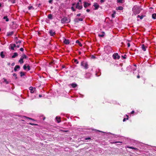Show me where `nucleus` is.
Instances as JSON below:
<instances>
[{"label": "nucleus", "instance_id": "nucleus-1", "mask_svg": "<svg viewBox=\"0 0 156 156\" xmlns=\"http://www.w3.org/2000/svg\"><path fill=\"white\" fill-rule=\"evenodd\" d=\"M132 11L133 12L132 16H133L134 15L135 16L136 14H139L141 11V9L139 6L135 5L133 8Z\"/></svg>", "mask_w": 156, "mask_h": 156}, {"label": "nucleus", "instance_id": "nucleus-2", "mask_svg": "<svg viewBox=\"0 0 156 156\" xmlns=\"http://www.w3.org/2000/svg\"><path fill=\"white\" fill-rule=\"evenodd\" d=\"M81 66H83L84 69H86L88 68V64L87 62L82 61L81 63Z\"/></svg>", "mask_w": 156, "mask_h": 156}, {"label": "nucleus", "instance_id": "nucleus-3", "mask_svg": "<svg viewBox=\"0 0 156 156\" xmlns=\"http://www.w3.org/2000/svg\"><path fill=\"white\" fill-rule=\"evenodd\" d=\"M70 20L66 17H64L61 20V21L62 23H68Z\"/></svg>", "mask_w": 156, "mask_h": 156}, {"label": "nucleus", "instance_id": "nucleus-4", "mask_svg": "<svg viewBox=\"0 0 156 156\" xmlns=\"http://www.w3.org/2000/svg\"><path fill=\"white\" fill-rule=\"evenodd\" d=\"M50 35L52 36H53L56 34L54 30H50L49 31Z\"/></svg>", "mask_w": 156, "mask_h": 156}, {"label": "nucleus", "instance_id": "nucleus-5", "mask_svg": "<svg viewBox=\"0 0 156 156\" xmlns=\"http://www.w3.org/2000/svg\"><path fill=\"white\" fill-rule=\"evenodd\" d=\"M76 8L80 10L82 9L83 6L82 5H80V3L79 2H78L76 5Z\"/></svg>", "mask_w": 156, "mask_h": 156}, {"label": "nucleus", "instance_id": "nucleus-6", "mask_svg": "<svg viewBox=\"0 0 156 156\" xmlns=\"http://www.w3.org/2000/svg\"><path fill=\"white\" fill-rule=\"evenodd\" d=\"M16 47V45L15 44H10L9 46V49L12 50H14V48Z\"/></svg>", "mask_w": 156, "mask_h": 156}, {"label": "nucleus", "instance_id": "nucleus-7", "mask_svg": "<svg viewBox=\"0 0 156 156\" xmlns=\"http://www.w3.org/2000/svg\"><path fill=\"white\" fill-rule=\"evenodd\" d=\"M35 88H33L31 87H29V90H30V92L31 93H33L35 90Z\"/></svg>", "mask_w": 156, "mask_h": 156}, {"label": "nucleus", "instance_id": "nucleus-8", "mask_svg": "<svg viewBox=\"0 0 156 156\" xmlns=\"http://www.w3.org/2000/svg\"><path fill=\"white\" fill-rule=\"evenodd\" d=\"M93 6L95 7L94 9L97 10L99 8V5L97 3H94Z\"/></svg>", "mask_w": 156, "mask_h": 156}, {"label": "nucleus", "instance_id": "nucleus-9", "mask_svg": "<svg viewBox=\"0 0 156 156\" xmlns=\"http://www.w3.org/2000/svg\"><path fill=\"white\" fill-rule=\"evenodd\" d=\"M14 32L13 31H12L10 32H8L7 33L6 36H12L14 34Z\"/></svg>", "mask_w": 156, "mask_h": 156}, {"label": "nucleus", "instance_id": "nucleus-10", "mask_svg": "<svg viewBox=\"0 0 156 156\" xmlns=\"http://www.w3.org/2000/svg\"><path fill=\"white\" fill-rule=\"evenodd\" d=\"M63 42L66 44H68L69 43V40L66 39H64Z\"/></svg>", "mask_w": 156, "mask_h": 156}, {"label": "nucleus", "instance_id": "nucleus-11", "mask_svg": "<svg viewBox=\"0 0 156 156\" xmlns=\"http://www.w3.org/2000/svg\"><path fill=\"white\" fill-rule=\"evenodd\" d=\"M20 66L19 65H16L14 67V70L15 72H16L18 69H20Z\"/></svg>", "mask_w": 156, "mask_h": 156}, {"label": "nucleus", "instance_id": "nucleus-12", "mask_svg": "<svg viewBox=\"0 0 156 156\" xmlns=\"http://www.w3.org/2000/svg\"><path fill=\"white\" fill-rule=\"evenodd\" d=\"M84 4L83 5H84V7L85 8H87L88 6H89L90 5V3H87V2H84Z\"/></svg>", "mask_w": 156, "mask_h": 156}, {"label": "nucleus", "instance_id": "nucleus-13", "mask_svg": "<svg viewBox=\"0 0 156 156\" xmlns=\"http://www.w3.org/2000/svg\"><path fill=\"white\" fill-rule=\"evenodd\" d=\"M118 55V53H115L112 55L113 58L114 59H117V56Z\"/></svg>", "mask_w": 156, "mask_h": 156}, {"label": "nucleus", "instance_id": "nucleus-14", "mask_svg": "<svg viewBox=\"0 0 156 156\" xmlns=\"http://www.w3.org/2000/svg\"><path fill=\"white\" fill-rule=\"evenodd\" d=\"M146 47L144 44L141 45L142 49L144 51H146Z\"/></svg>", "mask_w": 156, "mask_h": 156}, {"label": "nucleus", "instance_id": "nucleus-15", "mask_svg": "<svg viewBox=\"0 0 156 156\" xmlns=\"http://www.w3.org/2000/svg\"><path fill=\"white\" fill-rule=\"evenodd\" d=\"M0 56L2 58H5V55L4 54V52L3 51H2L1 52Z\"/></svg>", "mask_w": 156, "mask_h": 156}, {"label": "nucleus", "instance_id": "nucleus-16", "mask_svg": "<svg viewBox=\"0 0 156 156\" xmlns=\"http://www.w3.org/2000/svg\"><path fill=\"white\" fill-rule=\"evenodd\" d=\"M55 119L58 123H59L61 121L60 117H59L58 118L57 116L56 117Z\"/></svg>", "mask_w": 156, "mask_h": 156}, {"label": "nucleus", "instance_id": "nucleus-17", "mask_svg": "<svg viewBox=\"0 0 156 156\" xmlns=\"http://www.w3.org/2000/svg\"><path fill=\"white\" fill-rule=\"evenodd\" d=\"M18 54L17 52H14L13 54V55L12 56V58H14L17 56Z\"/></svg>", "mask_w": 156, "mask_h": 156}, {"label": "nucleus", "instance_id": "nucleus-18", "mask_svg": "<svg viewBox=\"0 0 156 156\" xmlns=\"http://www.w3.org/2000/svg\"><path fill=\"white\" fill-rule=\"evenodd\" d=\"M105 34V33L104 32H102L101 33V34H99L98 35V36L100 37H103L104 36Z\"/></svg>", "mask_w": 156, "mask_h": 156}, {"label": "nucleus", "instance_id": "nucleus-19", "mask_svg": "<svg viewBox=\"0 0 156 156\" xmlns=\"http://www.w3.org/2000/svg\"><path fill=\"white\" fill-rule=\"evenodd\" d=\"M28 9L29 10H30L31 9L33 10L34 9V8L31 5H30L28 7Z\"/></svg>", "mask_w": 156, "mask_h": 156}, {"label": "nucleus", "instance_id": "nucleus-20", "mask_svg": "<svg viewBox=\"0 0 156 156\" xmlns=\"http://www.w3.org/2000/svg\"><path fill=\"white\" fill-rule=\"evenodd\" d=\"M71 85L72 87L73 88H75L77 86V85L76 83H72L71 84Z\"/></svg>", "mask_w": 156, "mask_h": 156}, {"label": "nucleus", "instance_id": "nucleus-21", "mask_svg": "<svg viewBox=\"0 0 156 156\" xmlns=\"http://www.w3.org/2000/svg\"><path fill=\"white\" fill-rule=\"evenodd\" d=\"M76 42L77 44H78L81 47L82 46V44L80 43V42L79 40H77L76 41Z\"/></svg>", "mask_w": 156, "mask_h": 156}, {"label": "nucleus", "instance_id": "nucleus-22", "mask_svg": "<svg viewBox=\"0 0 156 156\" xmlns=\"http://www.w3.org/2000/svg\"><path fill=\"white\" fill-rule=\"evenodd\" d=\"M78 18H75L74 20V22L75 23H78L79 22V21L78 20Z\"/></svg>", "mask_w": 156, "mask_h": 156}, {"label": "nucleus", "instance_id": "nucleus-23", "mask_svg": "<svg viewBox=\"0 0 156 156\" xmlns=\"http://www.w3.org/2000/svg\"><path fill=\"white\" fill-rule=\"evenodd\" d=\"M113 13L112 14V17L113 18H114L115 17V15L116 14V12L115 11H113Z\"/></svg>", "mask_w": 156, "mask_h": 156}, {"label": "nucleus", "instance_id": "nucleus-24", "mask_svg": "<svg viewBox=\"0 0 156 156\" xmlns=\"http://www.w3.org/2000/svg\"><path fill=\"white\" fill-rule=\"evenodd\" d=\"M123 9V8L122 6H119L116 9L117 10H122Z\"/></svg>", "mask_w": 156, "mask_h": 156}, {"label": "nucleus", "instance_id": "nucleus-25", "mask_svg": "<svg viewBox=\"0 0 156 156\" xmlns=\"http://www.w3.org/2000/svg\"><path fill=\"white\" fill-rule=\"evenodd\" d=\"M21 58L23 59L24 58H27V57L25 54H23L22 55Z\"/></svg>", "mask_w": 156, "mask_h": 156}, {"label": "nucleus", "instance_id": "nucleus-26", "mask_svg": "<svg viewBox=\"0 0 156 156\" xmlns=\"http://www.w3.org/2000/svg\"><path fill=\"white\" fill-rule=\"evenodd\" d=\"M19 62H20L21 64H22L23 63V59L22 58H20V59L19 61Z\"/></svg>", "mask_w": 156, "mask_h": 156}, {"label": "nucleus", "instance_id": "nucleus-27", "mask_svg": "<svg viewBox=\"0 0 156 156\" xmlns=\"http://www.w3.org/2000/svg\"><path fill=\"white\" fill-rule=\"evenodd\" d=\"M152 16L153 19H156V13L153 14Z\"/></svg>", "mask_w": 156, "mask_h": 156}, {"label": "nucleus", "instance_id": "nucleus-28", "mask_svg": "<svg viewBox=\"0 0 156 156\" xmlns=\"http://www.w3.org/2000/svg\"><path fill=\"white\" fill-rule=\"evenodd\" d=\"M3 19L4 20H5V21L6 22H8L9 21V19L8 18V17L7 16H5L3 17Z\"/></svg>", "mask_w": 156, "mask_h": 156}, {"label": "nucleus", "instance_id": "nucleus-29", "mask_svg": "<svg viewBox=\"0 0 156 156\" xmlns=\"http://www.w3.org/2000/svg\"><path fill=\"white\" fill-rule=\"evenodd\" d=\"M48 18L50 19H52V16L51 14H49L48 15Z\"/></svg>", "mask_w": 156, "mask_h": 156}, {"label": "nucleus", "instance_id": "nucleus-30", "mask_svg": "<svg viewBox=\"0 0 156 156\" xmlns=\"http://www.w3.org/2000/svg\"><path fill=\"white\" fill-rule=\"evenodd\" d=\"M144 17V16L143 15H142L141 16H140V15H138L137 16V17L140 18V19L142 20L143 19Z\"/></svg>", "mask_w": 156, "mask_h": 156}, {"label": "nucleus", "instance_id": "nucleus-31", "mask_svg": "<svg viewBox=\"0 0 156 156\" xmlns=\"http://www.w3.org/2000/svg\"><path fill=\"white\" fill-rule=\"evenodd\" d=\"M3 79L4 80V82H5L6 84H8L9 83V82L7 81V80L5 78H3Z\"/></svg>", "mask_w": 156, "mask_h": 156}, {"label": "nucleus", "instance_id": "nucleus-32", "mask_svg": "<svg viewBox=\"0 0 156 156\" xmlns=\"http://www.w3.org/2000/svg\"><path fill=\"white\" fill-rule=\"evenodd\" d=\"M20 75L21 77H22L25 75L24 73L23 72H20Z\"/></svg>", "mask_w": 156, "mask_h": 156}, {"label": "nucleus", "instance_id": "nucleus-33", "mask_svg": "<svg viewBox=\"0 0 156 156\" xmlns=\"http://www.w3.org/2000/svg\"><path fill=\"white\" fill-rule=\"evenodd\" d=\"M117 3H122L123 2V0H117Z\"/></svg>", "mask_w": 156, "mask_h": 156}, {"label": "nucleus", "instance_id": "nucleus-34", "mask_svg": "<svg viewBox=\"0 0 156 156\" xmlns=\"http://www.w3.org/2000/svg\"><path fill=\"white\" fill-rule=\"evenodd\" d=\"M12 75H13V76H14L15 77V79H17V77L16 76H17V75H16V73H13Z\"/></svg>", "mask_w": 156, "mask_h": 156}, {"label": "nucleus", "instance_id": "nucleus-35", "mask_svg": "<svg viewBox=\"0 0 156 156\" xmlns=\"http://www.w3.org/2000/svg\"><path fill=\"white\" fill-rule=\"evenodd\" d=\"M74 62L76 63V64L79 63V62L77 59H74Z\"/></svg>", "mask_w": 156, "mask_h": 156}, {"label": "nucleus", "instance_id": "nucleus-36", "mask_svg": "<svg viewBox=\"0 0 156 156\" xmlns=\"http://www.w3.org/2000/svg\"><path fill=\"white\" fill-rule=\"evenodd\" d=\"M16 0H9V2H11L12 3H14Z\"/></svg>", "mask_w": 156, "mask_h": 156}, {"label": "nucleus", "instance_id": "nucleus-37", "mask_svg": "<svg viewBox=\"0 0 156 156\" xmlns=\"http://www.w3.org/2000/svg\"><path fill=\"white\" fill-rule=\"evenodd\" d=\"M29 124L32 126H37L38 125L36 124L32 123H29Z\"/></svg>", "mask_w": 156, "mask_h": 156}, {"label": "nucleus", "instance_id": "nucleus-38", "mask_svg": "<svg viewBox=\"0 0 156 156\" xmlns=\"http://www.w3.org/2000/svg\"><path fill=\"white\" fill-rule=\"evenodd\" d=\"M127 147L129 148L134 149H135V150H136V149H137L136 148H135L134 147Z\"/></svg>", "mask_w": 156, "mask_h": 156}, {"label": "nucleus", "instance_id": "nucleus-39", "mask_svg": "<svg viewBox=\"0 0 156 156\" xmlns=\"http://www.w3.org/2000/svg\"><path fill=\"white\" fill-rule=\"evenodd\" d=\"M126 115V116L127 117V118L126 119V118H124L123 119V122H125L126 119V120L128 119V115Z\"/></svg>", "mask_w": 156, "mask_h": 156}, {"label": "nucleus", "instance_id": "nucleus-40", "mask_svg": "<svg viewBox=\"0 0 156 156\" xmlns=\"http://www.w3.org/2000/svg\"><path fill=\"white\" fill-rule=\"evenodd\" d=\"M126 55H125L124 56H122V57L123 59H126Z\"/></svg>", "mask_w": 156, "mask_h": 156}, {"label": "nucleus", "instance_id": "nucleus-41", "mask_svg": "<svg viewBox=\"0 0 156 156\" xmlns=\"http://www.w3.org/2000/svg\"><path fill=\"white\" fill-rule=\"evenodd\" d=\"M26 118L27 119H30V120H33V121H35V120L34 119H33L32 118H29V117H26Z\"/></svg>", "mask_w": 156, "mask_h": 156}, {"label": "nucleus", "instance_id": "nucleus-42", "mask_svg": "<svg viewBox=\"0 0 156 156\" xmlns=\"http://www.w3.org/2000/svg\"><path fill=\"white\" fill-rule=\"evenodd\" d=\"M79 21H82L83 20V19L82 18H78Z\"/></svg>", "mask_w": 156, "mask_h": 156}, {"label": "nucleus", "instance_id": "nucleus-43", "mask_svg": "<svg viewBox=\"0 0 156 156\" xmlns=\"http://www.w3.org/2000/svg\"><path fill=\"white\" fill-rule=\"evenodd\" d=\"M23 68L24 70H26L27 68V66L25 65H24L23 66Z\"/></svg>", "mask_w": 156, "mask_h": 156}, {"label": "nucleus", "instance_id": "nucleus-44", "mask_svg": "<svg viewBox=\"0 0 156 156\" xmlns=\"http://www.w3.org/2000/svg\"><path fill=\"white\" fill-rule=\"evenodd\" d=\"M30 66L28 65L27 66V68L28 69V70H30Z\"/></svg>", "mask_w": 156, "mask_h": 156}, {"label": "nucleus", "instance_id": "nucleus-45", "mask_svg": "<svg viewBox=\"0 0 156 156\" xmlns=\"http://www.w3.org/2000/svg\"><path fill=\"white\" fill-rule=\"evenodd\" d=\"M54 61H51L49 63V65H52V64L54 63Z\"/></svg>", "mask_w": 156, "mask_h": 156}, {"label": "nucleus", "instance_id": "nucleus-46", "mask_svg": "<svg viewBox=\"0 0 156 156\" xmlns=\"http://www.w3.org/2000/svg\"><path fill=\"white\" fill-rule=\"evenodd\" d=\"M71 9L73 11H75V9H74V8L73 7H72L71 8Z\"/></svg>", "mask_w": 156, "mask_h": 156}, {"label": "nucleus", "instance_id": "nucleus-47", "mask_svg": "<svg viewBox=\"0 0 156 156\" xmlns=\"http://www.w3.org/2000/svg\"><path fill=\"white\" fill-rule=\"evenodd\" d=\"M120 58V56L118 55H118L117 56V59H119Z\"/></svg>", "mask_w": 156, "mask_h": 156}, {"label": "nucleus", "instance_id": "nucleus-48", "mask_svg": "<svg viewBox=\"0 0 156 156\" xmlns=\"http://www.w3.org/2000/svg\"><path fill=\"white\" fill-rule=\"evenodd\" d=\"M20 51H24V49L23 48H21L20 49Z\"/></svg>", "mask_w": 156, "mask_h": 156}, {"label": "nucleus", "instance_id": "nucleus-49", "mask_svg": "<svg viewBox=\"0 0 156 156\" xmlns=\"http://www.w3.org/2000/svg\"><path fill=\"white\" fill-rule=\"evenodd\" d=\"M90 139H91L89 137L85 138V140H90Z\"/></svg>", "mask_w": 156, "mask_h": 156}, {"label": "nucleus", "instance_id": "nucleus-50", "mask_svg": "<svg viewBox=\"0 0 156 156\" xmlns=\"http://www.w3.org/2000/svg\"><path fill=\"white\" fill-rule=\"evenodd\" d=\"M53 0H49L48 1L49 3H52Z\"/></svg>", "mask_w": 156, "mask_h": 156}, {"label": "nucleus", "instance_id": "nucleus-51", "mask_svg": "<svg viewBox=\"0 0 156 156\" xmlns=\"http://www.w3.org/2000/svg\"><path fill=\"white\" fill-rule=\"evenodd\" d=\"M127 46H128V47H129L130 46V44L129 43H128L127 44Z\"/></svg>", "mask_w": 156, "mask_h": 156}, {"label": "nucleus", "instance_id": "nucleus-52", "mask_svg": "<svg viewBox=\"0 0 156 156\" xmlns=\"http://www.w3.org/2000/svg\"><path fill=\"white\" fill-rule=\"evenodd\" d=\"M105 1V0H100V2L101 3H103Z\"/></svg>", "mask_w": 156, "mask_h": 156}, {"label": "nucleus", "instance_id": "nucleus-53", "mask_svg": "<svg viewBox=\"0 0 156 156\" xmlns=\"http://www.w3.org/2000/svg\"><path fill=\"white\" fill-rule=\"evenodd\" d=\"M137 78L138 79H139L140 78V76L139 75H138L137 76Z\"/></svg>", "mask_w": 156, "mask_h": 156}, {"label": "nucleus", "instance_id": "nucleus-54", "mask_svg": "<svg viewBox=\"0 0 156 156\" xmlns=\"http://www.w3.org/2000/svg\"><path fill=\"white\" fill-rule=\"evenodd\" d=\"M90 9H87L86 10V11L87 12H89L90 11Z\"/></svg>", "mask_w": 156, "mask_h": 156}, {"label": "nucleus", "instance_id": "nucleus-55", "mask_svg": "<svg viewBox=\"0 0 156 156\" xmlns=\"http://www.w3.org/2000/svg\"><path fill=\"white\" fill-rule=\"evenodd\" d=\"M81 14L80 13H79L77 14L76 16H80Z\"/></svg>", "mask_w": 156, "mask_h": 156}, {"label": "nucleus", "instance_id": "nucleus-56", "mask_svg": "<svg viewBox=\"0 0 156 156\" xmlns=\"http://www.w3.org/2000/svg\"><path fill=\"white\" fill-rule=\"evenodd\" d=\"M134 113V111H132L131 112V114H133Z\"/></svg>", "mask_w": 156, "mask_h": 156}, {"label": "nucleus", "instance_id": "nucleus-57", "mask_svg": "<svg viewBox=\"0 0 156 156\" xmlns=\"http://www.w3.org/2000/svg\"><path fill=\"white\" fill-rule=\"evenodd\" d=\"M15 64V63H14V62H13L12 63V64H11V65L12 66H14Z\"/></svg>", "mask_w": 156, "mask_h": 156}, {"label": "nucleus", "instance_id": "nucleus-58", "mask_svg": "<svg viewBox=\"0 0 156 156\" xmlns=\"http://www.w3.org/2000/svg\"><path fill=\"white\" fill-rule=\"evenodd\" d=\"M16 47L17 48H19L20 47V45H17L16 46Z\"/></svg>", "mask_w": 156, "mask_h": 156}, {"label": "nucleus", "instance_id": "nucleus-59", "mask_svg": "<svg viewBox=\"0 0 156 156\" xmlns=\"http://www.w3.org/2000/svg\"><path fill=\"white\" fill-rule=\"evenodd\" d=\"M18 42L20 44L21 43V41L19 40L18 41Z\"/></svg>", "mask_w": 156, "mask_h": 156}, {"label": "nucleus", "instance_id": "nucleus-60", "mask_svg": "<svg viewBox=\"0 0 156 156\" xmlns=\"http://www.w3.org/2000/svg\"><path fill=\"white\" fill-rule=\"evenodd\" d=\"M39 97L40 98H41L42 97V95L41 94H39Z\"/></svg>", "mask_w": 156, "mask_h": 156}, {"label": "nucleus", "instance_id": "nucleus-61", "mask_svg": "<svg viewBox=\"0 0 156 156\" xmlns=\"http://www.w3.org/2000/svg\"><path fill=\"white\" fill-rule=\"evenodd\" d=\"M95 57L94 56H92V58H95Z\"/></svg>", "mask_w": 156, "mask_h": 156}, {"label": "nucleus", "instance_id": "nucleus-62", "mask_svg": "<svg viewBox=\"0 0 156 156\" xmlns=\"http://www.w3.org/2000/svg\"><path fill=\"white\" fill-rule=\"evenodd\" d=\"M16 44H17L18 43V41H17L16 42Z\"/></svg>", "mask_w": 156, "mask_h": 156}, {"label": "nucleus", "instance_id": "nucleus-63", "mask_svg": "<svg viewBox=\"0 0 156 156\" xmlns=\"http://www.w3.org/2000/svg\"><path fill=\"white\" fill-rule=\"evenodd\" d=\"M8 65H10V63H8Z\"/></svg>", "mask_w": 156, "mask_h": 156}, {"label": "nucleus", "instance_id": "nucleus-64", "mask_svg": "<svg viewBox=\"0 0 156 156\" xmlns=\"http://www.w3.org/2000/svg\"><path fill=\"white\" fill-rule=\"evenodd\" d=\"M81 54V52H79V54L80 55V54Z\"/></svg>", "mask_w": 156, "mask_h": 156}]
</instances>
